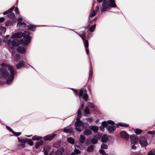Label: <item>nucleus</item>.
Here are the masks:
<instances>
[{
	"mask_svg": "<svg viewBox=\"0 0 155 155\" xmlns=\"http://www.w3.org/2000/svg\"><path fill=\"white\" fill-rule=\"evenodd\" d=\"M109 2L107 0H104L102 3V7L101 8V12H104L109 9L110 8H115L117 7L115 0H109Z\"/></svg>",
	"mask_w": 155,
	"mask_h": 155,
	"instance_id": "f257e3e1",
	"label": "nucleus"
},
{
	"mask_svg": "<svg viewBox=\"0 0 155 155\" xmlns=\"http://www.w3.org/2000/svg\"><path fill=\"white\" fill-rule=\"evenodd\" d=\"M20 41L17 39H14L12 41L9 40L8 41L9 47L11 49H13L15 47H17L19 45Z\"/></svg>",
	"mask_w": 155,
	"mask_h": 155,
	"instance_id": "f03ea898",
	"label": "nucleus"
},
{
	"mask_svg": "<svg viewBox=\"0 0 155 155\" xmlns=\"http://www.w3.org/2000/svg\"><path fill=\"white\" fill-rule=\"evenodd\" d=\"M9 73L4 68H0V78H6L9 77Z\"/></svg>",
	"mask_w": 155,
	"mask_h": 155,
	"instance_id": "7ed1b4c3",
	"label": "nucleus"
},
{
	"mask_svg": "<svg viewBox=\"0 0 155 155\" xmlns=\"http://www.w3.org/2000/svg\"><path fill=\"white\" fill-rule=\"evenodd\" d=\"M8 70L10 71L11 75L10 76V78L7 80L6 82L7 84H10L12 83L14 78L15 71L13 68L12 66L8 67Z\"/></svg>",
	"mask_w": 155,
	"mask_h": 155,
	"instance_id": "20e7f679",
	"label": "nucleus"
},
{
	"mask_svg": "<svg viewBox=\"0 0 155 155\" xmlns=\"http://www.w3.org/2000/svg\"><path fill=\"white\" fill-rule=\"evenodd\" d=\"M139 143L142 147H145L148 145L146 139L143 136H141L139 138Z\"/></svg>",
	"mask_w": 155,
	"mask_h": 155,
	"instance_id": "39448f33",
	"label": "nucleus"
},
{
	"mask_svg": "<svg viewBox=\"0 0 155 155\" xmlns=\"http://www.w3.org/2000/svg\"><path fill=\"white\" fill-rule=\"evenodd\" d=\"M31 39V37H29L28 38H22L20 40V44L21 45H27L30 43Z\"/></svg>",
	"mask_w": 155,
	"mask_h": 155,
	"instance_id": "423d86ee",
	"label": "nucleus"
},
{
	"mask_svg": "<svg viewBox=\"0 0 155 155\" xmlns=\"http://www.w3.org/2000/svg\"><path fill=\"white\" fill-rule=\"evenodd\" d=\"M131 143L132 144H136L138 140V137L135 134H132L130 136Z\"/></svg>",
	"mask_w": 155,
	"mask_h": 155,
	"instance_id": "0eeeda50",
	"label": "nucleus"
},
{
	"mask_svg": "<svg viewBox=\"0 0 155 155\" xmlns=\"http://www.w3.org/2000/svg\"><path fill=\"white\" fill-rule=\"evenodd\" d=\"M56 135V134H54L47 135L44 137V140L45 141H51L53 139Z\"/></svg>",
	"mask_w": 155,
	"mask_h": 155,
	"instance_id": "6e6552de",
	"label": "nucleus"
},
{
	"mask_svg": "<svg viewBox=\"0 0 155 155\" xmlns=\"http://www.w3.org/2000/svg\"><path fill=\"white\" fill-rule=\"evenodd\" d=\"M81 118H76V121L75 122L74 126L75 127H80L84 126L83 123L80 120Z\"/></svg>",
	"mask_w": 155,
	"mask_h": 155,
	"instance_id": "1a4fd4ad",
	"label": "nucleus"
},
{
	"mask_svg": "<svg viewBox=\"0 0 155 155\" xmlns=\"http://www.w3.org/2000/svg\"><path fill=\"white\" fill-rule=\"evenodd\" d=\"M120 134L122 137L127 140H128L129 138V135L126 131H121Z\"/></svg>",
	"mask_w": 155,
	"mask_h": 155,
	"instance_id": "9d476101",
	"label": "nucleus"
},
{
	"mask_svg": "<svg viewBox=\"0 0 155 155\" xmlns=\"http://www.w3.org/2000/svg\"><path fill=\"white\" fill-rule=\"evenodd\" d=\"M22 32H18L13 34L12 36V38H20L22 37Z\"/></svg>",
	"mask_w": 155,
	"mask_h": 155,
	"instance_id": "9b49d317",
	"label": "nucleus"
},
{
	"mask_svg": "<svg viewBox=\"0 0 155 155\" xmlns=\"http://www.w3.org/2000/svg\"><path fill=\"white\" fill-rule=\"evenodd\" d=\"M51 147L48 145H46L43 148V151L45 155H48V153L51 149Z\"/></svg>",
	"mask_w": 155,
	"mask_h": 155,
	"instance_id": "f8f14e48",
	"label": "nucleus"
},
{
	"mask_svg": "<svg viewBox=\"0 0 155 155\" xmlns=\"http://www.w3.org/2000/svg\"><path fill=\"white\" fill-rule=\"evenodd\" d=\"M116 127L114 126L109 125L107 127V129L110 133H113L116 130Z\"/></svg>",
	"mask_w": 155,
	"mask_h": 155,
	"instance_id": "ddd939ff",
	"label": "nucleus"
},
{
	"mask_svg": "<svg viewBox=\"0 0 155 155\" xmlns=\"http://www.w3.org/2000/svg\"><path fill=\"white\" fill-rule=\"evenodd\" d=\"M17 51L19 53L23 54L26 52L25 49L22 46H20L17 48Z\"/></svg>",
	"mask_w": 155,
	"mask_h": 155,
	"instance_id": "4468645a",
	"label": "nucleus"
},
{
	"mask_svg": "<svg viewBox=\"0 0 155 155\" xmlns=\"http://www.w3.org/2000/svg\"><path fill=\"white\" fill-rule=\"evenodd\" d=\"M25 61H23L21 60L19 62L16 64V67L18 69H20L24 68V66Z\"/></svg>",
	"mask_w": 155,
	"mask_h": 155,
	"instance_id": "2eb2a0df",
	"label": "nucleus"
},
{
	"mask_svg": "<svg viewBox=\"0 0 155 155\" xmlns=\"http://www.w3.org/2000/svg\"><path fill=\"white\" fill-rule=\"evenodd\" d=\"M64 151V149L62 147L58 149L55 152V155H62Z\"/></svg>",
	"mask_w": 155,
	"mask_h": 155,
	"instance_id": "dca6fc26",
	"label": "nucleus"
},
{
	"mask_svg": "<svg viewBox=\"0 0 155 155\" xmlns=\"http://www.w3.org/2000/svg\"><path fill=\"white\" fill-rule=\"evenodd\" d=\"M37 25H35L32 24H30L27 26V28L28 30H30L32 31H34L36 29V26Z\"/></svg>",
	"mask_w": 155,
	"mask_h": 155,
	"instance_id": "f3484780",
	"label": "nucleus"
},
{
	"mask_svg": "<svg viewBox=\"0 0 155 155\" xmlns=\"http://www.w3.org/2000/svg\"><path fill=\"white\" fill-rule=\"evenodd\" d=\"M61 140H59L56 142H54L53 144V147L56 148L59 147L61 144Z\"/></svg>",
	"mask_w": 155,
	"mask_h": 155,
	"instance_id": "a211bd4d",
	"label": "nucleus"
},
{
	"mask_svg": "<svg viewBox=\"0 0 155 155\" xmlns=\"http://www.w3.org/2000/svg\"><path fill=\"white\" fill-rule=\"evenodd\" d=\"M64 131L67 133H70L71 134H72L73 133H74V132L73 131V130L72 128L68 129L65 128L64 129Z\"/></svg>",
	"mask_w": 155,
	"mask_h": 155,
	"instance_id": "6ab92c4d",
	"label": "nucleus"
},
{
	"mask_svg": "<svg viewBox=\"0 0 155 155\" xmlns=\"http://www.w3.org/2000/svg\"><path fill=\"white\" fill-rule=\"evenodd\" d=\"M22 37L24 38H28L29 37H31L30 36V33L28 31H25L23 33L22 32Z\"/></svg>",
	"mask_w": 155,
	"mask_h": 155,
	"instance_id": "aec40b11",
	"label": "nucleus"
},
{
	"mask_svg": "<svg viewBox=\"0 0 155 155\" xmlns=\"http://www.w3.org/2000/svg\"><path fill=\"white\" fill-rule=\"evenodd\" d=\"M43 143V140H40L37 142L35 144V147L36 149L38 148L40 146L42 145Z\"/></svg>",
	"mask_w": 155,
	"mask_h": 155,
	"instance_id": "412c9836",
	"label": "nucleus"
},
{
	"mask_svg": "<svg viewBox=\"0 0 155 155\" xmlns=\"http://www.w3.org/2000/svg\"><path fill=\"white\" fill-rule=\"evenodd\" d=\"M108 138L107 136V135L106 134L104 135L102 137L101 141L103 143H106L108 140Z\"/></svg>",
	"mask_w": 155,
	"mask_h": 155,
	"instance_id": "4be33fe9",
	"label": "nucleus"
},
{
	"mask_svg": "<svg viewBox=\"0 0 155 155\" xmlns=\"http://www.w3.org/2000/svg\"><path fill=\"white\" fill-rule=\"evenodd\" d=\"M86 138L85 137L82 135L80 136L79 141L81 143H83L85 141Z\"/></svg>",
	"mask_w": 155,
	"mask_h": 155,
	"instance_id": "5701e85b",
	"label": "nucleus"
},
{
	"mask_svg": "<svg viewBox=\"0 0 155 155\" xmlns=\"http://www.w3.org/2000/svg\"><path fill=\"white\" fill-rule=\"evenodd\" d=\"M93 75V71L92 69V66L91 65V64L90 68V73L89 74V76L88 77V80H91V79L92 76Z\"/></svg>",
	"mask_w": 155,
	"mask_h": 155,
	"instance_id": "b1692460",
	"label": "nucleus"
},
{
	"mask_svg": "<svg viewBox=\"0 0 155 155\" xmlns=\"http://www.w3.org/2000/svg\"><path fill=\"white\" fill-rule=\"evenodd\" d=\"M83 133L84 135L87 136H89L92 134V132L90 130L87 129L83 132Z\"/></svg>",
	"mask_w": 155,
	"mask_h": 155,
	"instance_id": "393cba45",
	"label": "nucleus"
},
{
	"mask_svg": "<svg viewBox=\"0 0 155 155\" xmlns=\"http://www.w3.org/2000/svg\"><path fill=\"white\" fill-rule=\"evenodd\" d=\"M90 128L94 132H97L98 130V127L97 126L91 125Z\"/></svg>",
	"mask_w": 155,
	"mask_h": 155,
	"instance_id": "a878e982",
	"label": "nucleus"
},
{
	"mask_svg": "<svg viewBox=\"0 0 155 155\" xmlns=\"http://www.w3.org/2000/svg\"><path fill=\"white\" fill-rule=\"evenodd\" d=\"M117 127H118L119 126L120 127H127L129 126V125L128 124H126L125 123H119L118 124H117Z\"/></svg>",
	"mask_w": 155,
	"mask_h": 155,
	"instance_id": "bb28decb",
	"label": "nucleus"
},
{
	"mask_svg": "<svg viewBox=\"0 0 155 155\" xmlns=\"http://www.w3.org/2000/svg\"><path fill=\"white\" fill-rule=\"evenodd\" d=\"M67 141L68 142L72 144H74L75 143L74 140L71 137H68L67 138Z\"/></svg>",
	"mask_w": 155,
	"mask_h": 155,
	"instance_id": "cd10ccee",
	"label": "nucleus"
},
{
	"mask_svg": "<svg viewBox=\"0 0 155 155\" xmlns=\"http://www.w3.org/2000/svg\"><path fill=\"white\" fill-rule=\"evenodd\" d=\"M42 137L41 136H38L37 135H35L32 137V140H38L41 139Z\"/></svg>",
	"mask_w": 155,
	"mask_h": 155,
	"instance_id": "c85d7f7f",
	"label": "nucleus"
},
{
	"mask_svg": "<svg viewBox=\"0 0 155 155\" xmlns=\"http://www.w3.org/2000/svg\"><path fill=\"white\" fill-rule=\"evenodd\" d=\"M94 147L93 145H91L88 146L87 148V151L88 152L93 151L94 150Z\"/></svg>",
	"mask_w": 155,
	"mask_h": 155,
	"instance_id": "c756f323",
	"label": "nucleus"
},
{
	"mask_svg": "<svg viewBox=\"0 0 155 155\" xmlns=\"http://www.w3.org/2000/svg\"><path fill=\"white\" fill-rule=\"evenodd\" d=\"M79 36L81 37L83 40L84 41L86 38V33L83 32L82 34H78Z\"/></svg>",
	"mask_w": 155,
	"mask_h": 155,
	"instance_id": "7c9ffc66",
	"label": "nucleus"
},
{
	"mask_svg": "<svg viewBox=\"0 0 155 155\" xmlns=\"http://www.w3.org/2000/svg\"><path fill=\"white\" fill-rule=\"evenodd\" d=\"M96 24H94L92 26L90 27L89 29V31L91 32H93L96 27Z\"/></svg>",
	"mask_w": 155,
	"mask_h": 155,
	"instance_id": "2f4dec72",
	"label": "nucleus"
},
{
	"mask_svg": "<svg viewBox=\"0 0 155 155\" xmlns=\"http://www.w3.org/2000/svg\"><path fill=\"white\" fill-rule=\"evenodd\" d=\"M81 110L79 108L78 110L77 111V117H78L79 118H81V117L82 113L81 112Z\"/></svg>",
	"mask_w": 155,
	"mask_h": 155,
	"instance_id": "473e14b6",
	"label": "nucleus"
},
{
	"mask_svg": "<svg viewBox=\"0 0 155 155\" xmlns=\"http://www.w3.org/2000/svg\"><path fill=\"white\" fill-rule=\"evenodd\" d=\"M8 17L11 19H13L15 17V14L13 12L9 13V14H8Z\"/></svg>",
	"mask_w": 155,
	"mask_h": 155,
	"instance_id": "72a5a7b5",
	"label": "nucleus"
},
{
	"mask_svg": "<svg viewBox=\"0 0 155 155\" xmlns=\"http://www.w3.org/2000/svg\"><path fill=\"white\" fill-rule=\"evenodd\" d=\"M88 96L87 93H84L82 96V98L84 99L85 101H87Z\"/></svg>",
	"mask_w": 155,
	"mask_h": 155,
	"instance_id": "f704fd0d",
	"label": "nucleus"
},
{
	"mask_svg": "<svg viewBox=\"0 0 155 155\" xmlns=\"http://www.w3.org/2000/svg\"><path fill=\"white\" fill-rule=\"evenodd\" d=\"M91 141L92 144H96L97 143L98 140L96 138H92L91 139Z\"/></svg>",
	"mask_w": 155,
	"mask_h": 155,
	"instance_id": "c9c22d12",
	"label": "nucleus"
},
{
	"mask_svg": "<svg viewBox=\"0 0 155 155\" xmlns=\"http://www.w3.org/2000/svg\"><path fill=\"white\" fill-rule=\"evenodd\" d=\"M27 139V138H26L25 139H21L19 137H18V141L23 143H26Z\"/></svg>",
	"mask_w": 155,
	"mask_h": 155,
	"instance_id": "e433bc0d",
	"label": "nucleus"
},
{
	"mask_svg": "<svg viewBox=\"0 0 155 155\" xmlns=\"http://www.w3.org/2000/svg\"><path fill=\"white\" fill-rule=\"evenodd\" d=\"M84 112L87 114H90L89 108L88 107L86 106L85 107V108L84 109Z\"/></svg>",
	"mask_w": 155,
	"mask_h": 155,
	"instance_id": "4c0bfd02",
	"label": "nucleus"
},
{
	"mask_svg": "<svg viewBox=\"0 0 155 155\" xmlns=\"http://www.w3.org/2000/svg\"><path fill=\"white\" fill-rule=\"evenodd\" d=\"M30 146H32L33 145V142L31 139H27L26 143Z\"/></svg>",
	"mask_w": 155,
	"mask_h": 155,
	"instance_id": "58836bf2",
	"label": "nucleus"
},
{
	"mask_svg": "<svg viewBox=\"0 0 155 155\" xmlns=\"http://www.w3.org/2000/svg\"><path fill=\"white\" fill-rule=\"evenodd\" d=\"M135 133L137 134H140L141 132H142V130L141 129L137 128L136 129L134 130Z\"/></svg>",
	"mask_w": 155,
	"mask_h": 155,
	"instance_id": "ea45409f",
	"label": "nucleus"
},
{
	"mask_svg": "<svg viewBox=\"0 0 155 155\" xmlns=\"http://www.w3.org/2000/svg\"><path fill=\"white\" fill-rule=\"evenodd\" d=\"M96 13L95 11H93L90 14L89 16L88 20H89L90 17L92 18V17H93L96 15Z\"/></svg>",
	"mask_w": 155,
	"mask_h": 155,
	"instance_id": "a19ab883",
	"label": "nucleus"
},
{
	"mask_svg": "<svg viewBox=\"0 0 155 155\" xmlns=\"http://www.w3.org/2000/svg\"><path fill=\"white\" fill-rule=\"evenodd\" d=\"M83 41L85 47H88L89 43L88 41L86 39L84 40Z\"/></svg>",
	"mask_w": 155,
	"mask_h": 155,
	"instance_id": "79ce46f5",
	"label": "nucleus"
},
{
	"mask_svg": "<svg viewBox=\"0 0 155 155\" xmlns=\"http://www.w3.org/2000/svg\"><path fill=\"white\" fill-rule=\"evenodd\" d=\"M108 147V145L104 143L102 144L101 146V148L102 149H107Z\"/></svg>",
	"mask_w": 155,
	"mask_h": 155,
	"instance_id": "37998d69",
	"label": "nucleus"
},
{
	"mask_svg": "<svg viewBox=\"0 0 155 155\" xmlns=\"http://www.w3.org/2000/svg\"><path fill=\"white\" fill-rule=\"evenodd\" d=\"M17 25L20 26H22L23 27H25L26 25V24L24 22H18Z\"/></svg>",
	"mask_w": 155,
	"mask_h": 155,
	"instance_id": "c03bdc74",
	"label": "nucleus"
},
{
	"mask_svg": "<svg viewBox=\"0 0 155 155\" xmlns=\"http://www.w3.org/2000/svg\"><path fill=\"white\" fill-rule=\"evenodd\" d=\"M6 31V28L4 26H2L0 27V32L5 33Z\"/></svg>",
	"mask_w": 155,
	"mask_h": 155,
	"instance_id": "a18cd8bd",
	"label": "nucleus"
},
{
	"mask_svg": "<svg viewBox=\"0 0 155 155\" xmlns=\"http://www.w3.org/2000/svg\"><path fill=\"white\" fill-rule=\"evenodd\" d=\"M84 92V89L83 88H81L80 90L79 93V95L80 97L82 96Z\"/></svg>",
	"mask_w": 155,
	"mask_h": 155,
	"instance_id": "49530a36",
	"label": "nucleus"
},
{
	"mask_svg": "<svg viewBox=\"0 0 155 155\" xmlns=\"http://www.w3.org/2000/svg\"><path fill=\"white\" fill-rule=\"evenodd\" d=\"M102 125L104 127H107V123L106 121H104L102 123Z\"/></svg>",
	"mask_w": 155,
	"mask_h": 155,
	"instance_id": "de8ad7c7",
	"label": "nucleus"
},
{
	"mask_svg": "<svg viewBox=\"0 0 155 155\" xmlns=\"http://www.w3.org/2000/svg\"><path fill=\"white\" fill-rule=\"evenodd\" d=\"M88 105L89 107L91 108H94L95 109V106L92 103L89 102L88 104Z\"/></svg>",
	"mask_w": 155,
	"mask_h": 155,
	"instance_id": "09e8293b",
	"label": "nucleus"
},
{
	"mask_svg": "<svg viewBox=\"0 0 155 155\" xmlns=\"http://www.w3.org/2000/svg\"><path fill=\"white\" fill-rule=\"evenodd\" d=\"M12 22L10 21L9 20H8L5 22V25L6 26H8L9 25H12Z\"/></svg>",
	"mask_w": 155,
	"mask_h": 155,
	"instance_id": "8fccbe9b",
	"label": "nucleus"
},
{
	"mask_svg": "<svg viewBox=\"0 0 155 155\" xmlns=\"http://www.w3.org/2000/svg\"><path fill=\"white\" fill-rule=\"evenodd\" d=\"M74 153L76 154H79L81 153V151L78 149H75L74 150Z\"/></svg>",
	"mask_w": 155,
	"mask_h": 155,
	"instance_id": "3c124183",
	"label": "nucleus"
},
{
	"mask_svg": "<svg viewBox=\"0 0 155 155\" xmlns=\"http://www.w3.org/2000/svg\"><path fill=\"white\" fill-rule=\"evenodd\" d=\"M12 133L16 136H18L21 134V133L20 132H16L14 131Z\"/></svg>",
	"mask_w": 155,
	"mask_h": 155,
	"instance_id": "603ef678",
	"label": "nucleus"
},
{
	"mask_svg": "<svg viewBox=\"0 0 155 155\" xmlns=\"http://www.w3.org/2000/svg\"><path fill=\"white\" fill-rule=\"evenodd\" d=\"M107 124L110 125H114L115 124V123L114 121L112 120H109L107 121Z\"/></svg>",
	"mask_w": 155,
	"mask_h": 155,
	"instance_id": "864d4df0",
	"label": "nucleus"
},
{
	"mask_svg": "<svg viewBox=\"0 0 155 155\" xmlns=\"http://www.w3.org/2000/svg\"><path fill=\"white\" fill-rule=\"evenodd\" d=\"M99 152L101 154L103 155L105 153V151L103 149H100L99 150Z\"/></svg>",
	"mask_w": 155,
	"mask_h": 155,
	"instance_id": "5fc2aeb1",
	"label": "nucleus"
},
{
	"mask_svg": "<svg viewBox=\"0 0 155 155\" xmlns=\"http://www.w3.org/2000/svg\"><path fill=\"white\" fill-rule=\"evenodd\" d=\"M1 66L2 67H7L8 68V67H9V66H8L7 64H6L5 63H2L1 64Z\"/></svg>",
	"mask_w": 155,
	"mask_h": 155,
	"instance_id": "6e6d98bb",
	"label": "nucleus"
},
{
	"mask_svg": "<svg viewBox=\"0 0 155 155\" xmlns=\"http://www.w3.org/2000/svg\"><path fill=\"white\" fill-rule=\"evenodd\" d=\"M6 128H7V129H8L9 131H10V132H12L13 133L14 131L10 127L7 126Z\"/></svg>",
	"mask_w": 155,
	"mask_h": 155,
	"instance_id": "4d7b16f0",
	"label": "nucleus"
},
{
	"mask_svg": "<svg viewBox=\"0 0 155 155\" xmlns=\"http://www.w3.org/2000/svg\"><path fill=\"white\" fill-rule=\"evenodd\" d=\"M85 49L87 54L88 55L89 54L88 47L85 48Z\"/></svg>",
	"mask_w": 155,
	"mask_h": 155,
	"instance_id": "13d9d810",
	"label": "nucleus"
},
{
	"mask_svg": "<svg viewBox=\"0 0 155 155\" xmlns=\"http://www.w3.org/2000/svg\"><path fill=\"white\" fill-rule=\"evenodd\" d=\"M147 133L150 134H155V132L153 131H148Z\"/></svg>",
	"mask_w": 155,
	"mask_h": 155,
	"instance_id": "bf43d9fd",
	"label": "nucleus"
},
{
	"mask_svg": "<svg viewBox=\"0 0 155 155\" xmlns=\"http://www.w3.org/2000/svg\"><path fill=\"white\" fill-rule=\"evenodd\" d=\"M15 11L16 14H19V12L18 11V9L17 7L15 8Z\"/></svg>",
	"mask_w": 155,
	"mask_h": 155,
	"instance_id": "052dcab7",
	"label": "nucleus"
},
{
	"mask_svg": "<svg viewBox=\"0 0 155 155\" xmlns=\"http://www.w3.org/2000/svg\"><path fill=\"white\" fill-rule=\"evenodd\" d=\"M5 19L4 17H1L0 18V22H3Z\"/></svg>",
	"mask_w": 155,
	"mask_h": 155,
	"instance_id": "680f3d73",
	"label": "nucleus"
},
{
	"mask_svg": "<svg viewBox=\"0 0 155 155\" xmlns=\"http://www.w3.org/2000/svg\"><path fill=\"white\" fill-rule=\"evenodd\" d=\"M15 7V6H13L8 10V11H9V13L12 12L14 9Z\"/></svg>",
	"mask_w": 155,
	"mask_h": 155,
	"instance_id": "e2e57ef3",
	"label": "nucleus"
},
{
	"mask_svg": "<svg viewBox=\"0 0 155 155\" xmlns=\"http://www.w3.org/2000/svg\"><path fill=\"white\" fill-rule=\"evenodd\" d=\"M84 103L82 102V103L81 104V105L80 107V108L81 110H83V108H84Z\"/></svg>",
	"mask_w": 155,
	"mask_h": 155,
	"instance_id": "0e129e2a",
	"label": "nucleus"
},
{
	"mask_svg": "<svg viewBox=\"0 0 155 155\" xmlns=\"http://www.w3.org/2000/svg\"><path fill=\"white\" fill-rule=\"evenodd\" d=\"M74 92L76 96H78L79 94V93L77 90L75 89Z\"/></svg>",
	"mask_w": 155,
	"mask_h": 155,
	"instance_id": "69168bd1",
	"label": "nucleus"
},
{
	"mask_svg": "<svg viewBox=\"0 0 155 155\" xmlns=\"http://www.w3.org/2000/svg\"><path fill=\"white\" fill-rule=\"evenodd\" d=\"M104 127L102 126H100L99 127V128L100 129V130L102 131H103L104 130Z\"/></svg>",
	"mask_w": 155,
	"mask_h": 155,
	"instance_id": "338daca9",
	"label": "nucleus"
},
{
	"mask_svg": "<svg viewBox=\"0 0 155 155\" xmlns=\"http://www.w3.org/2000/svg\"><path fill=\"white\" fill-rule=\"evenodd\" d=\"M9 11H8V10L4 12L3 13V15H6V14H9Z\"/></svg>",
	"mask_w": 155,
	"mask_h": 155,
	"instance_id": "774afa93",
	"label": "nucleus"
}]
</instances>
